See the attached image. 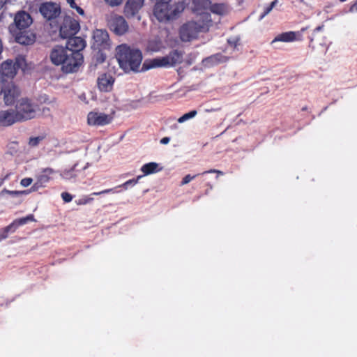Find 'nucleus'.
<instances>
[{"label":"nucleus","instance_id":"nucleus-29","mask_svg":"<svg viewBox=\"0 0 357 357\" xmlns=\"http://www.w3.org/2000/svg\"><path fill=\"white\" fill-rule=\"evenodd\" d=\"M155 169H156V163L151 162V163L144 165L142 168V170L145 174H148L150 173H153Z\"/></svg>","mask_w":357,"mask_h":357},{"label":"nucleus","instance_id":"nucleus-16","mask_svg":"<svg viewBox=\"0 0 357 357\" xmlns=\"http://www.w3.org/2000/svg\"><path fill=\"white\" fill-rule=\"evenodd\" d=\"M68 54L72 53L66 48H64L61 46H57L55 48H54L51 52V61L55 65H63L66 59L65 57L68 56Z\"/></svg>","mask_w":357,"mask_h":357},{"label":"nucleus","instance_id":"nucleus-20","mask_svg":"<svg viewBox=\"0 0 357 357\" xmlns=\"http://www.w3.org/2000/svg\"><path fill=\"white\" fill-rule=\"evenodd\" d=\"M114 83V79L112 76L102 75L98 78V84L101 91H108L111 90Z\"/></svg>","mask_w":357,"mask_h":357},{"label":"nucleus","instance_id":"nucleus-2","mask_svg":"<svg viewBox=\"0 0 357 357\" xmlns=\"http://www.w3.org/2000/svg\"><path fill=\"white\" fill-rule=\"evenodd\" d=\"M116 52L119 64L126 73L138 70L142 61V54L139 49L123 44L116 47Z\"/></svg>","mask_w":357,"mask_h":357},{"label":"nucleus","instance_id":"nucleus-22","mask_svg":"<svg viewBox=\"0 0 357 357\" xmlns=\"http://www.w3.org/2000/svg\"><path fill=\"white\" fill-rule=\"evenodd\" d=\"M211 1L210 0H192V9L194 12L203 13L204 10L210 8Z\"/></svg>","mask_w":357,"mask_h":357},{"label":"nucleus","instance_id":"nucleus-49","mask_svg":"<svg viewBox=\"0 0 357 357\" xmlns=\"http://www.w3.org/2000/svg\"><path fill=\"white\" fill-rule=\"evenodd\" d=\"M100 59H101V62H102L104 60H105V57L103 56L102 54H100Z\"/></svg>","mask_w":357,"mask_h":357},{"label":"nucleus","instance_id":"nucleus-25","mask_svg":"<svg viewBox=\"0 0 357 357\" xmlns=\"http://www.w3.org/2000/svg\"><path fill=\"white\" fill-rule=\"evenodd\" d=\"M206 61L213 63V64H218L220 63H223L227 61V56L221 54H216L214 55H212L206 59Z\"/></svg>","mask_w":357,"mask_h":357},{"label":"nucleus","instance_id":"nucleus-1","mask_svg":"<svg viewBox=\"0 0 357 357\" xmlns=\"http://www.w3.org/2000/svg\"><path fill=\"white\" fill-rule=\"evenodd\" d=\"M212 22L210 13H200L196 20L188 21L180 27V39L183 42H190L197 38L199 33L208 31Z\"/></svg>","mask_w":357,"mask_h":357},{"label":"nucleus","instance_id":"nucleus-14","mask_svg":"<svg viewBox=\"0 0 357 357\" xmlns=\"http://www.w3.org/2000/svg\"><path fill=\"white\" fill-rule=\"evenodd\" d=\"M0 72V83L8 82L6 78L12 79L17 75V69L12 60L3 62Z\"/></svg>","mask_w":357,"mask_h":357},{"label":"nucleus","instance_id":"nucleus-37","mask_svg":"<svg viewBox=\"0 0 357 357\" xmlns=\"http://www.w3.org/2000/svg\"><path fill=\"white\" fill-rule=\"evenodd\" d=\"M62 198L66 202H69L72 199V196L68 192H63L61 195Z\"/></svg>","mask_w":357,"mask_h":357},{"label":"nucleus","instance_id":"nucleus-30","mask_svg":"<svg viewBox=\"0 0 357 357\" xmlns=\"http://www.w3.org/2000/svg\"><path fill=\"white\" fill-rule=\"evenodd\" d=\"M156 66V59L146 60L142 65V71L148 70Z\"/></svg>","mask_w":357,"mask_h":357},{"label":"nucleus","instance_id":"nucleus-21","mask_svg":"<svg viewBox=\"0 0 357 357\" xmlns=\"http://www.w3.org/2000/svg\"><path fill=\"white\" fill-rule=\"evenodd\" d=\"M296 33L294 31H287L282 33L278 35L271 42V43H274L275 42H284L289 43L293 42L296 40Z\"/></svg>","mask_w":357,"mask_h":357},{"label":"nucleus","instance_id":"nucleus-43","mask_svg":"<svg viewBox=\"0 0 357 357\" xmlns=\"http://www.w3.org/2000/svg\"><path fill=\"white\" fill-rule=\"evenodd\" d=\"M278 0H274L270 4L269 6H271L272 8H273L276 4L278 3Z\"/></svg>","mask_w":357,"mask_h":357},{"label":"nucleus","instance_id":"nucleus-27","mask_svg":"<svg viewBox=\"0 0 357 357\" xmlns=\"http://www.w3.org/2000/svg\"><path fill=\"white\" fill-rule=\"evenodd\" d=\"M227 43L234 50H238V47L241 45V38L239 36L232 37L227 40Z\"/></svg>","mask_w":357,"mask_h":357},{"label":"nucleus","instance_id":"nucleus-44","mask_svg":"<svg viewBox=\"0 0 357 357\" xmlns=\"http://www.w3.org/2000/svg\"><path fill=\"white\" fill-rule=\"evenodd\" d=\"M75 8L77 10V12H78L79 13H80V14H82V15H83V14H84V10H83L80 7H79V6H77Z\"/></svg>","mask_w":357,"mask_h":357},{"label":"nucleus","instance_id":"nucleus-5","mask_svg":"<svg viewBox=\"0 0 357 357\" xmlns=\"http://www.w3.org/2000/svg\"><path fill=\"white\" fill-rule=\"evenodd\" d=\"M21 95V90L13 81L0 83V96L6 105H12Z\"/></svg>","mask_w":357,"mask_h":357},{"label":"nucleus","instance_id":"nucleus-33","mask_svg":"<svg viewBox=\"0 0 357 357\" xmlns=\"http://www.w3.org/2000/svg\"><path fill=\"white\" fill-rule=\"evenodd\" d=\"M197 175L198 174L194 175V176H191L190 174L186 175L185 177H183V180H182V181L181 183V185H183L188 184L192 179H194Z\"/></svg>","mask_w":357,"mask_h":357},{"label":"nucleus","instance_id":"nucleus-26","mask_svg":"<svg viewBox=\"0 0 357 357\" xmlns=\"http://www.w3.org/2000/svg\"><path fill=\"white\" fill-rule=\"evenodd\" d=\"M197 112L196 110H192V111L189 112L188 113H186V114H183V116H181L178 119V122L180 123H182L188 121V119L195 117L197 115Z\"/></svg>","mask_w":357,"mask_h":357},{"label":"nucleus","instance_id":"nucleus-19","mask_svg":"<svg viewBox=\"0 0 357 357\" xmlns=\"http://www.w3.org/2000/svg\"><path fill=\"white\" fill-rule=\"evenodd\" d=\"M110 120L109 116L104 114L90 112L88 114V123L90 125L102 126L109 123Z\"/></svg>","mask_w":357,"mask_h":357},{"label":"nucleus","instance_id":"nucleus-4","mask_svg":"<svg viewBox=\"0 0 357 357\" xmlns=\"http://www.w3.org/2000/svg\"><path fill=\"white\" fill-rule=\"evenodd\" d=\"M37 106L32 104L31 100L26 98H21L17 102L14 109L19 121L34 118Z\"/></svg>","mask_w":357,"mask_h":357},{"label":"nucleus","instance_id":"nucleus-18","mask_svg":"<svg viewBox=\"0 0 357 357\" xmlns=\"http://www.w3.org/2000/svg\"><path fill=\"white\" fill-rule=\"evenodd\" d=\"M18 121L14 109L0 111V126H9Z\"/></svg>","mask_w":357,"mask_h":357},{"label":"nucleus","instance_id":"nucleus-47","mask_svg":"<svg viewBox=\"0 0 357 357\" xmlns=\"http://www.w3.org/2000/svg\"><path fill=\"white\" fill-rule=\"evenodd\" d=\"M155 6H156V4L154 6V8H153V14L154 15H156Z\"/></svg>","mask_w":357,"mask_h":357},{"label":"nucleus","instance_id":"nucleus-12","mask_svg":"<svg viewBox=\"0 0 357 357\" xmlns=\"http://www.w3.org/2000/svg\"><path fill=\"white\" fill-rule=\"evenodd\" d=\"M33 22L31 15L25 11L17 12L14 17L13 26L16 31H22L28 28Z\"/></svg>","mask_w":357,"mask_h":357},{"label":"nucleus","instance_id":"nucleus-50","mask_svg":"<svg viewBox=\"0 0 357 357\" xmlns=\"http://www.w3.org/2000/svg\"><path fill=\"white\" fill-rule=\"evenodd\" d=\"M301 110L302 111H307V107L305 106V107H302Z\"/></svg>","mask_w":357,"mask_h":357},{"label":"nucleus","instance_id":"nucleus-8","mask_svg":"<svg viewBox=\"0 0 357 357\" xmlns=\"http://www.w3.org/2000/svg\"><path fill=\"white\" fill-rule=\"evenodd\" d=\"M109 46V34L106 30L96 29L93 33L92 48L100 50Z\"/></svg>","mask_w":357,"mask_h":357},{"label":"nucleus","instance_id":"nucleus-46","mask_svg":"<svg viewBox=\"0 0 357 357\" xmlns=\"http://www.w3.org/2000/svg\"><path fill=\"white\" fill-rule=\"evenodd\" d=\"M9 193H10V194L17 195V194H20V192L15 191V192H9ZM21 193H22V192H21Z\"/></svg>","mask_w":357,"mask_h":357},{"label":"nucleus","instance_id":"nucleus-38","mask_svg":"<svg viewBox=\"0 0 357 357\" xmlns=\"http://www.w3.org/2000/svg\"><path fill=\"white\" fill-rule=\"evenodd\" d=\"M272 9L273 8L269 5L266 8H265L264 13L260 16V19H263L266 15H267L272 10Z\"/></svg>","mask_w":357,"mask_h":357},{"label":"nucleus","instance_id":"nucleus-52","mask_svg":"<svg viewBox=\"0 0 357 357\" xmlns=\"http://www.w3.org/2000/svg\"><path fill=\"white\" fill-rule=\"evenodd\" d=\"M208 185L209 186L210 190H211L213 188V186L211 184H208Z\"/></svg>","mask_w":357,"mask_h":357},{"label":"nucleus","instance_id":"nucleus-11","mask_svg":"<svg viewBox=\"0 0 357 357\" xmlns=\"http://www.w3.org/2000/svg\"><path fill=\"white\" fill-rule=\"evenodd\" d=\"M40 13L47 20L56 18L61 13L60 6L52 2L43 3L40 6Z\"/></svg>","mask_w":357,"mask_h":357},{"label":"nucleus","instance_id":"nucleus-6","mask_svg":"<svg viewBox=\"0 0 357 357\" xmlns=\"http://www.w3.org/2000/svg\"><path fill=\"white\" fill-rule=\"evenodd\" d=\"M106 21L107 26L116 35L121 36L128 31V24L121 15L111 13L106 15Z\"/></svg>","mask_w":357,"mask_h":357},{"label":"nucleus","instance_id":"nucleus-36","mask_svg":"<svg viewBox=\"0 0 357 357\" xmlns=\"http://www.w3.org/2000/svg\"><path fill=\"white\" fill-rule=\"evenodd\" d=\"M32 220H33V216L30 215V216H27L26 218H21V219L18 220L17 222L19 225H22V224L26 223V221Z\"/></svg>","mask_w":357,"mask_h":357},{"label":"nucleus","instance_id":"nucleus-31","mask_svg":"<svg viewBox=\"0 0 357 357\" xmlns=\"http://www.w3.org/2000/svg\"><path fill=\"white\" fill-rule=\"evenodd\" d=\"M156 50V40L153 39L148 42L146 51L153 52Z\"/></svg>","mask_w":357,"mask_h":357},{"label":"nucleus","instance_id":"nucleus-15","mask_svg":"<svg viewBox=\"0 0 357 357\" xmlns=\"http://www.w3.org/2000/svg\"><path fill=\"white\" fill-rule=\"evenodd\" d=\"M144 0H128L125 4L123 13L126 17H135L142 8Z\"/></svg>","mask_w":357,"mask_h":357},{"label":"nucleus","instance_id":"nucleus-40","mask_svg":"<svg viewBox=\"0 0 357 357\" xmlns=\"http://www.w3.org/2000/svg\"><path fill=\"white\" fill-rule=\"evenodd\" d=\"M351 13H357V0L352 4L349 8Z\"/></svg>","mask_w":357,"mask_h":357},{"label":"nucleus","instance_id":"nucleus-3","mask_svg":"<svg viewBox=\"0 0 357 357\" xmlns=\"http://www.w3.org/2000/svg\"><path fill=\"white\" fill-rule=\"evenodd\" d=\"M171 1L158 0V21L167 22L176 19L187 6L185 1L170 5Z\"/></svg>","mask_w":357,"mask_h":357},{"label":"nucleus","instance_id":"nucleus-17","mask_svg":"<svg viewBox=\"0 0 357 357\" xmlns=\"http://www.w3.org/2000/svg\"><path fill=\"white\" fill-rule=\"evenodd\" d=\"M85 46L86 42L82 38L72 36L68 38L66 48L74 53H81V51L85 47Z\"/></svg>","mask_w":357,"mask_h":357},{"label":"nucleus","instance_id":"nucleus-42","mask_svg":"<svg viewBox=\"0 0 357 357\" xmlns=\"http://www.w3.org/2000/svg\"><path fill=\"white\" fill-rule=\"evenodd\" d=\"M67 2L70 4V7L73 8H75L77 6L74 0H67Z\"/></svg>","mask_w":357,"mask_h":357},{"label":"nucleus","instance_id":"nucleus-34","mask_svg":"<svg viewBox=\"0 0 357 357\" xmlns=\"http://www.w3.org/2000/svg\"><path fill=\"white\" fill-rule=\"evenodd\" d=\"M40 140H41V138L40 137L30 138L29 144L31 146H35L38 145V144L39 143V142Z\"/></svg>","mask_w":357,"mask_h":357},{"label":"nucleus","instance_id":"nucleus-48","mask_svg":"<svg viewBox=\"0 0 357 357\" xmlns=\"http://www.w3.org/2000/svg\"><path fill=\"white\" fill-rule=\"evenodd\" d=\"M322 29V26H317L315 29H314V31H320L321 29Z\"/></svg>","mask_w":357,"mask_h":357},{"label":"nucleus","instance_id":"nucleus-39","mask_svg":"<svg viewBox=\"0 0 357 357\" xmlns=\"http://www.w3.org/2000/svg\"><path fill=\"white\" fill-rule=\"evenodd\" d=\"M208 173H217L218 174H221L222 175L223 174V172L220 171V170H217V169H210L208 171H205L202 173V174H208Z\"/></svg>","mask_w":357,"mask_h":357},{"label":"nucleus","instance_id":"nucleus-10","mask_svg":"<svg viewBox=\"0 0 357 357\" xmlns=\"http://www.w3.org/2000/svg\"><path fill=\"white\" fill-rule=\"evenodd\" d=\"M9 31L13 36L15 41L24 45H32L36 40V36L31 31H16L13 26H9Z\"/></svg>","mask_w":357,"mask_h":357},{"label":"nucleus","instance_id":"nucleus-41","mask_svg":"<svg viewBox=\"0 0 357 357\" xmlns=\"http://www.w3.org/2000/svg\"><path fill=\"white\" fill-rule=\"evenodd\" d=\"M170 138L168 137H163L160 139V143L162 144H167L169 142Z\"/></svg>","mask_w":357,"mask_h":357},{"label":"nucleus","instance_id":"nucleus-9","mask_svg":"<svg viewBox=\"0 0 357 357\" xmlns=\"http://www.w3.org/2000/svg\"><path fill=\"white\" fill-rule=\"evenodd\" d=\"M79 30L78 22L70 17H66L60 27V36L63 38L73 36Z\"/></svg>","mask_w":357,"mask_h":357},{"label":"nucleus","instance_id":"nucleus-23","mask_svg":"<svg viewBox=\"0 0 357 357\" xmlns=\"http://www.w3.org/2000/svg\"><path fill=\"white\" fill-rule=\"evenodd\" d=\"M210 10L215 14L224 15L228 13L229 7L227 4L224 3H215L211 4Z\"/></svg>","mask_w":357,"mask_h":357},{"label":"nucleus","instance_id":"nucleus-24","mask_svg":"<svg viewBox=\"0 0 357 357\" xmlns=\"http://www.w3.org/2000/svg\"><path fill=\"white\" fill-rule=\"evenodd\" d=\"M14 64L15 65L16 69L20 68L22 70H25L29 68L26 58L22 55L16 57Z\"/></svg>","mask_w":357,"mask_h":357},{"label":"nucleus","instance_id":"nucleus-32","mask_svg":"<svg viewBox=\"0 0 357 357\" xmlns=\"http://www.w3.org/2000/svg\"><path fill=\"white\" fill-rule=\"evenodd\" d=\"M106 3L112 7L119 6L122 4L123 0H104Z\"/></svg>","mask_w":357,"mask_h":357},{"label":"nucleus","instance_id":"nucleus-7","mask_svg":"<svg viewBox=\"0 0 357 357\" xmlns=\"http://www.w3.org/2000/svg\"><path fill=\"white\" fill-rule=\"evenodd\" d=\"M68 54L62 66V70L67 73L76 71L83 63V55L79 52Z\"/></svg>","mask_w":357,"mask_h":357},{"label":"nucleus","instance_id":"nucleus-13","mask_svg":"<svg viewBox=\"0 0 357 357\" xmlns=\"http://www.w3.org/2000/svg\"><path fill=\"white\" fill-rule=\"evenodd\" d=\"M182 60V53L178 50H174L166 56L158 59V67L172 66L176 63H181Z\"/></svg>","mask_w":357,"mask_h":357},{"label":"nucleus","instance_id":"nucleus-54","mask_svg":"<svg viewBox=\"0 0 357 357\" xmlns=\"http://www.w3.org/2000/svg\"><path fill=\"white\" fill-rule=\"evenodd\" d=\"M160 169H159V168L158 167L157 171L158 172V171H160Z\"/></svg>","mask_w":357,"mask_h":357},{"label":"nucleus","instance_id":"nucleus-28","mask_svg":"<svg viewBox=\"0 0 357 357\" xmlns=\"http://www.w3.org/2000/svg\"><path fill=\"white\" fill-rule=\"evenodd\" d=\"M48 178L47 176L43 175L40 176L38 181L34 183L31 188L32 191H37L42 187V183L47 181Z\"/></svg>","mask_w":357,"mask_h":357},{"label":"nucleus","instance_id":"nucleus-51","mask_svg":"<svg viewBox=\"0 0 357 357\" xmlns=\"http://www.w3.org/2000/svg\"><path fill=\"white\" fill-rule=\"evenodd\" d=\"M80 98H82V100H85V99H86L85 94H82V95L80 96Z\"/></svg>","mask_w":357,"mask_h":357},{"label":"nucleus","instance_id":"nucleus-45","mask_svg":"<svg viewBox=\"0 0 357 357\" xmlns=\"http://www.w3.org/2000/svg\"><path fill=\"white\" fill-rule=\"evenodd\" d=\"M7 0H0V10L3 8Z\"/></svg>","mask_w":357,"mask_h":357},{"label":"nucleus","instance_id":"nucleus-53","mask_svg":"<svg viewBox=\"0 0 357 357\" xmlns=\"http://www.w3.org/2000/svg\"><path fill=\"white\" fill-rule=\"evenodd\" d=\"M341 2H344L346 0H340Z\"/></svg>","mask_w":357,"mask_h":357},{"label":"nucleus","instance_id":"nucleus-35","mask_svg":"<svg viewBox=\"0 0 357 357\" xmlns=\"http://www.w3.org/2000/svg\"><path fill=\"white\" fill-rule=\"evenodd\" d=\"M33 182V180L32 178H23L22 181H21V185L24 187H27L29 185H30Z\"/></svg>","mask_w":357,"mask_h":357}]
</instances>
